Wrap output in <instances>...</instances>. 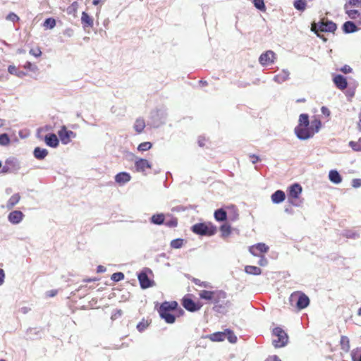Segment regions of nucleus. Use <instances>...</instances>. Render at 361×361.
I'll return each instance as SVG.
<instances>
[{"label":"nucleus","instance_id":"8","mask_svg":"<svg viewBox=\"0 0 361 361\" xmlns=\"http://www.w3.org/2000/svg\"><path fill=\"white\" fill-rule=\"evenodd\" d=\"M137 278L142 288L145 289L153 286L154 282L149 279L145 271L140 272Z\"/></svg>","mask_w":361,"mask_h":361},{"label":"nucleus","instance_id":"13","mask_svg":"<svg viewBox=\"0 0 361 361\" xmlns=\"http://www.w3.org/2000/svg\"><path fill=\"white\" fill-rule=\"evenodd\" d=\"M333 80L335 85L341 90H345L348 86V82L345 78L341 75H336Z\"/></svg>","mask_w":361,"mask_h":361},{"label":"nucleus","instance_id":"5","mask_svg":"<svg viewBox=\"0 0 361 361\" xmlns=\"http://www.w3.org/2000/svg\"><path fill=\"white\" fill-rule=\"evenodd\" d=\"M273 335L276 338L273 339V344L276 348H281L288 343V337L286 333L279 327L273 330Z\"/></svg>","mask_w":361,"mask_h":361},{"label":"nucleus","instance_id":"45","mask_svg":"<svg viewBox=\"0 0 361 361\" xmlns=\"http://www.w3.org/2000/svg\"><path fill=\"white\" fill-rule=\"evenodd\" d=\"M23 67L25 68V69H27L33 73H35L36 71H37L38 70V68L37 66L35 65V64H33L30 61H27L25 65L23 66Z\"/></svg>","mask_w":361,"mask_h":361},{"label":"nucleus","instance_id":"61","mask_svg":"<svg viewBox=\"0 0 361 361\" xmlns=\"http://www.w3.org/2000/svg\"><path fill=\"white\" fill-rule=\"evenodd\" d=\"M266 361H281L277 355H273L267 358Z\"/></svg>","mask_w":361,"mask_h":361},{"label":"nucleus","instance_id":"15","mask_svg":"<svg viewBox=\"0 0 361 361\" xmlns=\"http://www.w3.org/2000/svg\"><path fill=\"white\" fill-rule=\"evenodd\" d=\"M183 307L190 312H195L200 309V305L196 304L192 300L189 298L183 299Z\"/></svg>","mask_w":361,"mask_h":361},{"label":"nucleus","instance_id":"56","mask_svg":"<svg viewBox=\"0 0 361 361\" xmlns=\"http://www.w3.org/2000/svg\"><path fill=\"white\" fill-rule=\"evenodd\" d=\"M321 112H322L324 115H325V116H330V111H329V109L327 107H326V106H322V107L321 108Z\"/></svg>","mask_w":361,"mask_h":361},{"label":"nucleus","instance_id":"59","mask_svg":"<svg viewBox=\"0 0 361 361\" xmlns=\"http://www.w3.org/2000/svg\"><path fill=\"white\" fill-rule=\"evenodd\" d=\"M64 35L68 37H71L73 35V30L71 28H67L64 30Z\"/></svg>","mask_w":361,"mask_h":361},{"label":"nucleus","instance_id":"2","mask_svg":"<svg viewBox=\"0 0 361 361\" xmlns=\"http://www.w3.org/2000/svg\"><path fill=\"white\" fill-rule=\"evenodd\" d=\"M336 30V25L334 22L329 20L326 18H322L318 23L313 22L311 26V30L315 32L318 37L323 38L324 41L326 39L320 35L319 32H333Z\"/></svg>","mask_w":361,"mask_h":361},{"label":"nucleus","instance_id":"12","mask_svg":"<svg viewBox=\"0 0 361 361\" xmlns=\"http://www.w3.org/2000/svg\"><path fill=\"white\" fill-rule=\"evenodd\" d=\"M24 214L18 210L13 211L8 214V219L13 224H18L23 220Z\"/></svg>","mask_w":361,"mask_h":361},{"label":"nucleus","instance_id":"46","mask_svg":"<svg viewBox=\"0 0 361 361\" xmlns=\"http://www.w3.org/2000/svg\"><path fill=\"white\" fill-rule=\"evenodd\" d=\"M182 245H183V240L182 239H175L171 242V246L173 248L178 249V248L181 247Z\"/></svg>","mask_w":361,"mask_h":361},{"label":"nucleus","instance_id":"54","mask_svg":"<svg viewBox=\"0 0 361 361\" xmlns=\"http://www.w3.org/2000/svg\"><path fill=\"white\" fill-rule=\"evenodd\" d=\"M8 71L11 74L18 75V73H17V68L14 66H9L8 68Z\"/></svg>","mask_w":361,"mask_h":361},{"label":"nucleus","instance_id":"51","mask_svg":"<svg viewBox=\"0 0 361 361\" xmlns=\"http://www.w3.org/2000/svg\"><path fill=\"white\" fill-rule=\"evenodd\" d=\"M6 19L8 20H11V21H13V22H15V21H17L19 20V18L18 16L15 14L14 13H10L7 16H6Z\"/></svg>","mask_w":361,"mask_h":361},{"label":"nucleus","instance_id":"44","mask_svg":"<svg viewBox=\"0 0 361 361\" xmlns=\"http://www.w3.org/2000/svg\"><path fill=\"white\" fill-rule=\"evenodd\" d=\"M349 146L354 150L357 152L361 151V141L360 140L357 142L350 141L349 142Z\"/></svg>","mask_w":361,"mask_h":361},{"label":"nucleus","instance_id":"36","mask_svg":"<svg viewBox=\"0 0 361 361\" xmlns=\"http://www.w3.org/2000/svg\"><path fill=\"white\" fill-rule=\"evenodd\" d=\"M56 22L54 18H49L44 20L43 26L45 29H53L56 26Z\"/></svg>","mask_w":361,"mask_h":361},{"label":"nucleus","instance_id":"64","mask_svg":"<svg viewBox=\"0 0 361 361\" xmlns=\"http://www.w3.org/2000/svg\"><path fill=\"white\" fill-rule=\"evenodd\" d=\"M353 361H361V355L359 356L358 358L356 357V356H353Z\"/></svg>","mask_w":361,"mask_h":361},{"label":"nucleus","instance_id":"16","mask_svg":"<svg viewBox=\"0 0 361 361\" xmlns=\"http://www.w3.org/2000/svg\"><path fill=\"white\" fill-rule=\"evenodd\" d=\"M44 141L48 146L51 147H56L59 145V139L54 133L47 135Z\"/></svg>","mask_w":361,"mask_h":361},{"label":"nucleus","instance_id":"58","mask_svg":"<svg viewBox=\"0 0 361 361\" xmlns=\"http://www.w3.org/2000/svg\"><path fill=\"white\" fill-rule=\"evenodd\" d=\"M352 71V68L349 66H344L342 68H341V71L344 73H350Z\"/></svg>","mask_w":361,"mask_h":361},{"label":"nucleus","instance_id":"50","mask_svg":"<svg viewBox=\"0 0 361 361\" xmlns=\"http://www.w3.org/2000/svg\"><path fill=\"white\" fill-rule=\"evenodd\" d=\"M30 54L34 56L35 57H39L42 54V51L39 48L37 49H31L30 50Z\"/></svg>","mask_w":361,"mask_h":361},{"label":"nucleus","instance_id":"47","mask_svg":"<svg viewBox=\"0 0 361 361\" xmlns=\"http://www.w3.org/2000/svg\"><path fill=\"white\" fill-rule=\"evenodd\" d=\"M111 279L114 281H119L124 279V274L121 272H116L112 274Z\"/></svg>","mask_w":361,"mask_h":361},{"label":"nucleus","instance_id":"22","mask_svg":"<svg viewBox=\"0 0 361 361\" xmlns=\"http://www.w3.org/2000/svg\"><path fill=\"white\" fill-rule=\"evenodd\" d=\"M178 306V303L176 301L164 302H163L159 310L170 312L171 310H175Z\"/></svg>","mask_w":361,"mask_h":361},{"label":"nucleus","instance_id":"39","mask_svg":"<svg viewBox=\"0 0 361 361\" xmlns=\"http://www.w3.org/2000/svg\"><path fill=\"white\" fill-rule=\"evenodd\" d=\"M225 339L227 338L228 341L231 343H235L237 341V337L230 330L226 329L224 331Z\"/></svg>","mask_w":361,"mask_h":361},{"label":"nucleus","instance_id":"30","mask_svg":"<svg viewBox=\"0 0 361 361\" xmlns=\"http://www.w3.org/2000/svg\"><path fill=\"white\" fill-rule=\"evenodd\" d=\"M302 292L295 291L293 293L289 298V302L291 306L295 307L297 306L298 298H300Z\"/></svg>","mask_w":361,"mask_h":361},{"label":"nucleus","instance_id":"17","mask_svg":"<svg viewBox=\"0 0 361 361\" xmlns=\"http://www.w3.org/2000/svg\"><path fill=\"white\" fill-rule=\"evenodd\" d=\"M285 198H286L285 192L280 190H276L271 196V201L274 204L281 203L282 202L284 201Z\"/></svg>","mask_w":361,"mask_h":361},{"label":"nucleus","instance_id":"23","mask_svg":"<svg viewBox=\"0 0 361 361\" xmlns=\"http://www.w3.org/2000/svg\"><path fill=\"white\" fill-rule=\"evenodd\" d=\"M160 317L165 320L168 324H173L175 322L176 318L173 314H171L170 312L159 310Z\"/></svg>","mask_w":361,"mask_h":361},{"label":"nucleus","instance_id":"38","mask_svg":"<svg viewBox=\"0 0 361 361\" xmlns=\"http://www.w3.org/2000/svg\"><path fill=\"white\" fill-rule=\"evenodd\" d=\"M311 128H312V130H314V135L317 133H318L321 128L322 126V122L319 119H314L312 121L311 123H310Z\"/></svg>","mask_w":361,"mask_h":361},{"label":"nucleus","instance_id":"20","mask_svg":"<svg viewBox=\"0 0 361 361\" xmlns=\"http://www.w3.org/2000/svg\"><path fill=\"white\" fill-rule=\"evenodd\" d=\"M310 304L309 298L303 293H301L300 298H298V304L296 307L298 310H302L307 307Z\"/></svg>","mask_w":361,"mask_h":361},{"label":"nucleus","instance_id":"10","mask_svg":"<svg viewBox=\"0 0 361 361\" xmlns=\"http://www.w3.org/2000/svg\"><path fill=\"white\" fill-rule=\"evenodd\" d=\"M136 170L139 172H144L146 169H151V164L145 159L137 158L135 161Z\"/></svg>","mask_w":361,"mask_h":361},{"label":"nucleus","instance_id":"43","mask_svg":"<svg viewBox=\"0 0 361 361\" xmlns=\"http://www.w3.org/2000/svg\"><path fill=\"white\" fill-rule=\"evenodd\" d=\"M254 6L261 11H265L266 6L264 0H253Z\"/></svg>","mask_w":361,"mask_h":361},{"label":"nucleus","instance_id":"27","mask_svg":"<svg viewBox=\"0 0 361 361\" xmlns=\"http://www.w3.org/2000/svg\"><path fill=\"white\" fill-rule=\"evenodd\" d=\"M20 199L19 194L16 193L13 195L7 202L6 207L8 209H12L16 204H17Z\"/></svg>","mask_w":361,"mask_h":361},{"label":"nucleus","instance_id":"32","mask_svg":"<svg viewBox=\"0 0 361 361\" xmlns=\"http://www.w3.org/2000/svg\"><path fill=\"white\" fill-rule=\"evenodd\" d=\"M245 271L248 274L259 275L262 273L261 269L255 266H246Z\"/></svg>","mask_w":361,"mask_h":361},{"label":"nucleus","instance_id":"42","mask_svg":"<svg viewBox=\"0 0 361 361\" xmlns=\"http://www.w3.org/2000/svg\"><path fill=\"white\" fill-rule=\"evenodd\" d=\"M10 143V138L6 133L0 135V145L7 146Z\"/></svg>","mask_w":361,"mask_h":361},{"label":"nucleus","instance_id":"19","mask_svg":"<svg viewBox=\"0 0 361 361\" xmlns=\"http://www.w3.org/2000/svg\"><path fill=\"white\" fill-rule=\"evenodd\" d=\"M329 179L334 184H340L342 182V177L336 170H331L329 172Z\"/></svg>","mask_w":361,"mask_h":361},{"label":"nucleus","instance_id":"34","mask_svg":"<svg viewBox=\"0 0 361 361\" xmlns=\"http://www.w3.org/2000/svg\"><path fill=\"white\" fill-rule=\"evenodd\" d=\"M164 215L163 214H154L151 217V222L154 224L161 225L164 223Z\"/></svg>","mask_w":361,"mask_h":361},{"label":"nucleus","instance_id":"31","mask_svg":"<svg viewBox=\"0 0 361 361\" xmlns=\"http://www.w3.org/2000/svg\"><path fill=\"white\" fill-rule=\"evenodd\" d=\"M226 212L223 209H219L215 211L214 218L218 221H223L226 219Z\"/></svg>","mask_w":361,"mask_h":361},{"label":"nucleus","instance_id":"25","mask_svg":"<svg viewBox=\"0 0 361 361\" xmlns=\"http://www.w3.org/2000/svg\"><path fill=\"white\" fill-rule=\"evenodd\" d=\"M356 25L352 21H347L343 25V30L345 33H352L357 31Z\"/></svg>","mask_w":361,"mask_h":361},{"label":"nucleus","instance_id":"29","mask_svg":"<svg viewBox=\"0 0 361 361\" xmlns=\"http://www.w3.org/2000/svg\"><path fill=\"white\" fill-rule=\"evenodd\" d=\"M344 8L345 10L346 13L348 14V17L351 19H357L358 17H360V13L358 11L355 9H350L348 8V5L345 4L344 6Z\"/></svg>","mask_w":361,"mask_h":361},{"label":"nucleus","instance_id":"53","mask_svg":"<svg viewBox=\"0 0 361 361\" xmlns=\"http://www.w3.org/2000/svg\"><path fill=\"white\" fill-rule=\"evenodd\" d=\"M147 326V323L146 322H140L137 326V328L138 329L139 331H144Z\"/></svg>","mask_w":361,"mask_h":361},{"label":"nucleus","instance_id":"9","mask_svg":"<svg viewBox=\"0 0 361 361\" xmlns=\"http://www.w3.org/2000/svg\"><path fill=\"white\" fill-rule=\"evenodd\" d=\"M75 133L71 130H67L66 127L63 126L59 131V136L63 144L66 145L70 142L71 137H75Z\"/></svg>","mask_w":361,"mask_h":361},{"label":"nucleus","instance_id":"55","mask_svg":"<svg viewBox=\"0 0 361 361\" xmlns=\"http://www.w3.org/2000/svg\"><path fill=\"white\" fill-rule=\"evenodd\" d=\"M267 259L264 256H261L260 259L259 261V264L260 266L264 267L267 264Z\"/></svg>","mask_w":361,"mask_h":361},{"label":"nucleus","instance_id":"37","mask_svg":"<svg viewBox=\"0 0 361 361\" xmlns=\"http://www.w3.org/2000/svg\"><path fill=\"white\" fill-rule=\"evenodd\" d=\"M78 3L77 1L73 2L66 10V12L69 15L75 16L78 9Z\"/></svg>","mask_w":361,"mask_h":361},{"label":"nucleus","instance_id":"60","mask_svg":"<svg viewBox=\"0 0 361 361\" xmlns=\"http://www.w3.org/2000/svg\"><path fill=\"white\" fill-rule=\"evenodd\" d=\"M177 220L176 219H173L169 222L166 223V225L170 226V227H175L177 226Z\"/></svg>","mask_w":361,"mask_h":361},{"label":"nucleus","instance_id":"35","mask_svg":"<svg viewBox=\"0 0 361 361\" xmlns=\"http://www.w3.org/2000/svg\"><path fill=\"white\" fill-rule=\"evenodd\" d=\"M340 344L343 350L348 352L350 350V341L347 336H341Z\"/></svg>","mask_w":361,"mask_h":361},{"label":"nucleus","instance_id":"21","mask_svg":"<svg viewBox=\"0 0 361 361\" xmlns=\"http://www.w3.org/2000/svg\"><path fill=\"white\" fill-rule=\"evenodd\" d=\"M225 335L224 331L216 332L212 334L207 335L204 338H209L214 342H220L225 340Z\"/></svg>","mask_w":361,"mask_h":361},{"label":"nucleus","instance_id":"49","mask_svg":"<svg viewBox=\"0 0 361 361\" xmlns=\"http://www.w3.org/2000/svg\"><path fill=\"white\" fill-rule=\"evenodd\" d=\"M347 4L348 6H351L353 7L361 8V0H349Z\"/></svg>","mask_w":361,"mask_h":361},{"label":"nucleus","instance_id":"62","mask_svg":"<svg viewBox=\"0 0 361 361\" xmlns=\"http://www.w3.org/2000/svg\"><path fill=\"white\" fill-rule=\"evenodd\" d=\"M250 159H251V161L252 164H255L257 163L259 160V158L258 156H256V155H250Z\"/></svg>","mask_w":361,"mask_h":361},{"label":"nucleus","instance_id":"28","mask_svg":"<svg viewBox=\"0 0 361 361\" xmlns=\"http://www.w3.org/2000/svg\"><path fill=\"white\" fill-rule=\"evenodd\" d=\"M133 128L137 133H141L145 128V121L143 118H137Z\"/></svg>","mask_w":361,"mask_h":361},{"label":"nucleus","instance_id":"7","mask_svg":"<svg viewBox=\"0 0 361 361\" xmlns=\"http://www.w3.org/2000/svg\"><path fill=\"white\" fill-rule=\"evenodd\" d=\"M269 250V247L264 243H257L249 248V251L254 256H259L260 253H266Z\"/></svg>","mask_w":361,"mask_h":361},{"label":"nucleus","instance_id":"41","mask_svg":"<svg viewBox=\"0 0 361 361\" xmlns=\"http://www.w3.org/2000/svg\"><path fill=\"white\" fill-rule=\"evenodd\" d=\"M220 230L224 238L228 237L231 233V226L227 224L222 225L220 228Z\"/></svg>","mask_w":361,"mask_h":361},{"label":"nucleus","instance_id":"26","mask_svg":"<svg viewBox=\"0 0 361 361\" xmlns=\"http://www.w3.org/2000/svg\"><path fill=\"white\" fill-rule=\"evenodd\" d=\"M34 156L37 159H44L48 154V151L46 149L36 147L33 152Z\"/></svg>","mask_w":361,"mask_h":361},{"label":"nucleus","instance_id":"33","mask_svg":"<svg viewBox=\"0 0 361 361\" xmlns=\"http://www.w3.org/2000/svg\"><path fill=\"white\" fill-rule=\"evenodd\" d=\"M293 6L296 10L304 11L307 7V2L305 0H295Z\"/></svg>","mask_w":361,"mask_h":361},{"label":"nucleus","instance_id":"48","mask_svg":"<svg viewBox=\"0 0 361 361\" xmlns=\"http://www.w3.org/2000/svg\"><path fill=\"white\" fill-rule=\"evenodd\" d=\"M193 281L195 283V285L199 286H202V287H204V288H210L211 287L209 283L206 282V281H201L200 279H195L193 280Z\"/></svg>","mask_w":361,"mask_h":361},{"label":"nucleus","instance_id":"40","mask_svg":"<svg viewBox=\"0 0 361 361\" xmlns=\"http://www.w3.org/2000/svg\"><path fill=\"white\" fill-rule=\"evenodd\" d=\"M152 144L150 142H144L140 143L137 147V150L140 152H145L152 148Z\"/></svg>","mask_w":361,"mask_h":361},{"label":"nucleus","instance_id":"63","mask_svg":"<svg viewBox=\"0 0 361 361\" xmlns=\"http://www.w3.org/2000/svg\"><path fill=\"white\" fill-rule=\"evenodd\" d=\"M106 271V268L102 265H99L97 267V272L98 273H103Z\"/></svg>","mask_w":361,"mask_h":361},{"label":"nucleus","instance_id":"3","mask_svg":"<svg viewBox=\"0 0 361 361\" xmlns=\"http://www.w3.org/2000/svg\"><path fill=\"white\" fill-rule=\"evenodd\" d=\"M199 296L201 299L216 304L226 298V293L223 290L210 291L203 290L199 292Z\"/></svg>","mask_w":361,"mask_h":361},{"label":"nucleus","instance_id":"18","mask_svg":"<svg viewBox=\"0 0 361 361\" xmlns=\"http://www.w3.org/2000/svg\"><path fill=\"white\" fill-rule=\"evenodd\" d=\"M81 23L83 28L92 27L94 25V20L86 12L83 11L81 16Z\"/></svg>","mask_w":361,"mask_h":361},{"label":"nucleus","instance_id":"11","mask_svg":"<svg viewBox=\"0 0 361 361\" xmlns=\"http://www.w3.org/2000/svg\"><path fill=\"white\" fill-rule=\"evenodd\" d=\"M290 74L288 70L283 69L279 74L274 77L273 80L277 84H282L289 79Z\"/></svg>","mask_w":361,"mask_h":361},{"label":"nucleus","instance_id":"6","mask_svg":"<svg viewBox=\"0 0 361 361\" xmlns=\"http://www.w3.org/2000/svg\"><path fill=\"white\" fill-rule=\"evenodd\" d=\"M275 53L271 50L262 53L259 58V62L262 66H268L274 63Z\"/></svg>","mask_w":361,"mask_h":361},{"label":"nucleus","instance_id":"52","mask_svg":"<svg viewBox=\"0 0 361 361\" xmlns=\"http://www.w3.org/2000/svg\"><path fill=\"white\" fill-rule=\"evenodd\" d=\"M352 186L355 188H358L361 187V179L360 178L353 179Z\"/></svg>","mask_w":361,"mask_h":361},{"label":"nucleus","instance_id":"1","mask_svg":"<svg viewBox=\"0 0 361 361\" xmlns=\"http://www.w3.org/2000/svg\"><path fill=\"white\" fill-rule=\"evenodd\" d=\"M295 133L297 137L301 140H308L314 136V130L310 125L309 116L302 114L299 116L298 124L295 128Z\"/></svg>","mask_w":361,"mask_h":361},{"label":"nucleus","instance_id":"4","mask_svg":"<svg viewBox=\"0 0 361 361\" xmlns=\"http://www.w3.org/2000/svg\"><path fill=\"white\" fill-rule=\"evenodd\" d=\"M192 231L201 235H213L216 233V227L211 224L199 223L192 226Z\"/></svg>","mask_w":361,"mask_h":361},{"label":"nucleus","instance_id":"24","mask_svg":"<svg viewBox=\"0 0 361 361\" xmlns=\"http://www.w3.org/2000/svg\"><path fill=\"white\" fill-rule=\"evenodd\" d=\"M302 192V187L295 183L290 188L289 195L293 198H298L299 195Z\"/></svg>","mask_w":361,"mask_h":361},{"label":"nucleus","instance_id":"57","mask_svg":"<svg viewBox=\"0 0 361 361\" xmlns=\"http://www.w3.org/2000/svg\"><path fill=\"white\" fill-rule=\"evenodd\" d=\"M5 279V273L2 269H0V286H1L4 282Z\"/></svg>","mask_w":361,"mask_h":361},{"label":"nucleus","instance_id":"14","mask_svg":"<svg viewBox=\"0 0 361 361\" xmlns=\"http://www.w3.org/2000/svg\"><path fill=\"white\" fill-rule=\"evenodd\" d=\"M130 179V175L126 172L118 173L115 176V181L120 185L126 184V183L129 182Z\"/></svg>","mask_w":361,"mask_h":361}]
</instances>
